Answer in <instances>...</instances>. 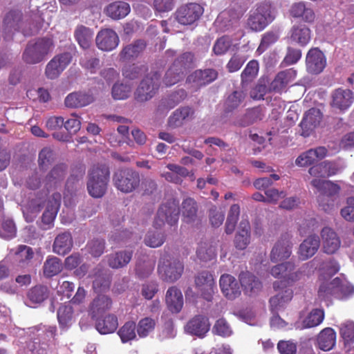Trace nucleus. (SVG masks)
<instances>
[{
  "instance_id": "38",
  "label": "nucleus",
  "mask_w": 354,
  "mask_h": 354,
  "mask_svg": "<svg viewBox=\"0 0 354 354\" xmlns=\"http://www.w3.org/2000/svg\"><path fill=\"white\" fill-rule=\"evenodd\" d=\"M336 343V333L332 328H325L318 335L317 344L324 351L331 350Z\"/></svg>"
},
{
  "instance_id": "30",
  "label": "nucleus",
  "mask_w": 354,
  "mask_h": 354,
  "mask_svg": "<svg viewBox=\"0 0 354 354\" xmlns=\"http://www.w3.org/2000/svg\"><path fill=\"white\" fill-rule=\"evenodd\" d=\"M324 250L327 254L335 253L340 247V240L337 234L330 227L322 230Z\"/></svg>"
},
{
  "instance_id": "28",
  "label": "nucleus",
  "mask_w": 354,
  "mask_h": 354,
  "mask_svg": "<svg viewBox=\"0 0 354 354\" xmlns=\"http://www.w3.org/2000/svg\"><path fill=\"white\" fill-rule=\"evenodd\" d=\"M319 245L320 241L318 236H309L299 245V258L304 261L312 257L318 250Z\"/></svg>"
},
{
  "instance_id": "56",
  "label": "nucleus",
  "mask_w": 354,
  "mask_h": 354,
  "mask_svg": "<svg viewBox=\"0 0 354 354\" xmlns=\"http://www.w3.org/2000/svg\"><path fill=\"white\" fill-rule=\"evenodd\" d=\"M197 257L202 261H207L216 256V248L209 243H201L196 250Z\"/></svg>"
},
{
  "instance_id": "43",
  "label": "nucleus",
  "mask_w": 354,
  "mask_h": 354,
  "mask_svg": "<svg viewBox=\"0 0 354 354\" xmlns=\"http://www.w3.org/2000/svg\"><path fill=\"white\" fill-rule=\"evenodd\" d=\"M194 115V110L189 106L180 107L173 112L169 118L168 123L171 127L181 126L185 121L191 119Z\"/></svg>"
},
{
  "instance_id": "59",
  "label": "nucleus",
  "mask_w": 354,
  "mask_h": 354,
  "mask_svg": "<svg viewBox=\"0 0 354 354\" xmlns=\"http://www.w3.org/2000/svg\"><path fill=\"white\" fill-rule=\"evenodd\" d=\"M155 262L148 257H143V264L140 261L137 263L136 271L140 277L146 278L151 274L154 269Z\"/></svg>"
},
{
  "instance_id": "9",
  "label": "nucleus",
  "mask_w": 354,
  "mask_h": 354,
  "mask_svg": "<svg viewBox=\"0 0 354 354\" xmlns=\"http://www.w3.org/2000/svg\"><path fill=\"white\" fill-rule=\"evenodd\" d=\"M179 210L174 203H165L162 205L158 212L154 221L156 228L161 227L165 223L170 225H175L178 220Z\"/></svg>"
},
{
  "instance_id": "50",
  "label": "nucleus",
  "mask_w": 354,
  "mask_h": 354,
  "mask_svg": "<svg viewBox=\"0 0 354 354\" xmlns=\"http://www.w3.org/2000/svg\"><path fill=\"white\" fill-rule=\"evenodd\" d=\"M57 319L62 328H66L72 324L73 309L70 304H62L57 310Z\"/></svg>"
},
{
  "instance_id": "63",
  "label": "nucleus",
  "mask_w": 354,
  "mask_h": 354,
  "mask_svg": "<svg viewBox=\"0 0 354 354\" xmlns=\"http://www.w3.org/2000/svg\"><path fill=\"white\" fill-rule=\"evenodd\" d=\"M279 38V36L277 32L273 31L267 32L262 36L257 53L259 55L262 54L270 45L274 44Z\"/></svg>"
},
{
  "instance_id": "44",
  "label": "nucleus",
  "mask_w": 354,
  "mask_h": 354,
  "mask_svg": "<svg viewBox=\"0 0 354 354\" xmlns=\"http://www.w3.org/2000/svg\"><path fill=\"white\" fill-rule=\"evenodd\" d=\"M74 37L81 48L88 49L92 44L93 31L88 27L79 25L75 30Z\"/></svg>"
},
{
  "instance_id": "25",
  "label": "nucleus",
  "mask_w": 354,
  "mask_h": 354,
  "mask_svg": "<svg viewBox=\"0 0 354 354\" xmlns=\"http://www.w3.org/2000/svg\"><path fill=\"white\" fill-rule=\"evenodd\" d=\"M344 286L342 280L338 277H336L330 283H323L319 288V298L328 300L332 296L338 297L339 293L344 291Z\"/></svg>"
},
{
  "instance_id": "35",
  "label": "nucleus",
  "mask_w": 354,
  "mask_h": 354,
  "mask_svg": "<svg viewBox=\"0 0 354 354\" xmlns=\"http://www.w3.org/2000/svg\"><path fill=\"white\" fill-rule=\"evenodd\" d=\"M295 72L292 69L279 73L271 82L269 90L276 93H281L286 89L287 85L292 81Z\"/></svg>"
},
{
  "instance_id": "51",
  "label": "nucleus",
  "mask_w": 354,
  "mask_h": 354,
  "mask_svg": "<svg viewBox=\"0 0 354 354\" xmlns=\"http://www.w3.org/2000/svg\"><path fill=\"white\" fill-rule=\"evenodd\" d=\"M117 317L113 315H108L104 319L98 320L96 324V329L101 334L113 333L118 328Z\"/></svg>"
},
{
  "instance_id": "54",
  "label": "nucleus",
  "mask_w": 354,
  "mask_h": 354,
  "mask_svg": "<svg viewBox=\"0 0 354 354\" xmlns=\"http://www.w3.org/2000/svg\"><path fill=\"white\" fill-rule=\"evenodd\" d=\"M84 173V169L81 167L72 171L66 183V188L68 192L73 193L77 189L79 183L83 179Z\"/></svg>"
},
{
  "instance_id": "11",
  "label": "nucleus",
  "mask_w": 354,
  "mask_h": 354,
  "mask_svg": "<svg viewBox=\"0 0 354 354\" xmlns=\"http://www.w3.org/2000/svg\"><path fill=\"white\" fill-rule=\"evenodd\" d=\"M72 56L69 53H64L55 56L46 65L45 75L50 80L56 79L71 63Z\"/></svg>"
},
{
  "instance_id": "52",
  "label": "nucleus",
  "mask_w": 354,
  "mask_h": 354,
  "mask_svg": "<svg viewBox=\"0 0 354 354\" xmlns=\"http://www.w3.org/2000/svg\"><path fill=\"white\" fill-rule=\"evenodd\" d=\"M49 296L48 288L42 285L32 287L27 293V297L30 302L33 304H41Z\"/></svg>"
},
{
  "instance_id": "46",
  "label": "nucleus",
  "mask_w": 354,
  "mask_h": 354,
  "mask_svg": "<svg viewBox=\"0 0 354 354\" xmlns=\"http://www.w3.org/2000/svg\"><path fill=\"white\" fill-rule=\"evenodd\" d=\"M247 93L241 89L234 91L227 97L225 102V111L232 112L243 104Z\"/></svg>"
},
{
  "instance_id": "2",
  "label": "nucleus",
  "mask_w": 354,
  "mask_h": 354,
  "mask_svg": "<svg viewBox=\"0 0 354 354\" xmlns=\"http://www.w3.org/2000/svg\"><path fill=\"white\" fill-rule=\"evenodd\" d=\"M274 17L272 5L269 2H263L250 10L247 25L252 31L259 32L266 28Z\"/></svg>"
},
{
  "instance_id": "37",
  "label": "nucleus",
  "mask_w": 354,
  "mask_h": 354,
  "mask_svg": "<svg viewBox=\"0 0 354 354\" xmlns=\"http://www.w3.org/2000/svg\"><path fill=\"white\" fill-rule=\"evenodd\" d=\"M250 242V225L248 221H242L235 236L234 245L237 249L244 250Z\"/></svg>"
},
{
  "instance_id": "3",
  "label": "nucleus",
  "mask_w": 354,
  "mask_h": 354,
  "mask_svg": "<svg viewBox=\"0 0 354 354\" xmlns=\"http://www.w3.org/2000/svg\"><path fill=\"white\" fill-rule=\"evenodd\" d=\"M53 48L52 39L49 38H41L37 39L35 43H29L23 54V59L25 62L35 64L43 61Z\"/></svg>"
},
{
  "instance_id": "57",
  "label": "nucleus",
  "mask_w": 354,
  "mask_h": 354,
  "mask_svg": "<svg viewBox=\"0 0 354 354\" xmlns=\"http://www.w3.org/2000/svg\"><path fill=\"white\" fill-rule=\"evenodd\" d=\"M184 75L182 71L172 65L166 72L163 82L167 86H171L182 80Z\"/></svg>"
},
{
  "instance_id": "22",
  "label": "nucleus",
  "mask_w": 354,
  "mask_h": 354,
  "mask_svg": "<svg viewBox=\"0 0 354 354\" xmlns=\"http://www.w3.org/2000/svg\"><path fill=\"white\" fill-rule=\"evenodd\" d=\"M321 120L322 115L319 109H309L300 123L301 128V135L304 137L309 136L314 129L319 124Z\"/></svg>"
},
{
  "instance_id": "39",
  "label": "nucleus",
  "mask_w": 354,
  "mask_h": 354,
  "mask_svg": "<svg viewBox=\"0 0 354 354\" xmlns=\"http://www.w3.org/2000/svg\"><path fill=\"white\" fill-rule=\"evenodd\" d=\"M310 185L321 194L328 196L337 194L340 190V187L337 184L330 180L319 178L313 179L310 182Z\"/></svg>"
},
{
  "instance_id": "62",
  "label": "nucleus",
  "mask_w": 354,
  "mask_h": 354,
  "mask_svg": "<svg viewBox=\"0 0 354 354\" xmlns=\"http://www.w3.org/2000/svg\"><path fill=\"white\" fill-rule=\"evenodd\" d=\"M259 68V63L257 60L253 59L249 62L241 73L242 82H248L254 79L257 75Z\"/></svg>"
},
{
  "instance_id": "53",
  "label": "nucleus",
  "mask_w": 354,
  "mask_h": 354,
  "mask_svg": "<svg viewBox=\"0 0 354 354\" xmlns=\"http://www.w3.org/2000/svg\"><path fill=\"white\" fill-rule=\"evenodd\" d=\"M198 206L196 201L192 198L185 199L182 203V214L186 222L194 221L197 215Z\"/></svg>"
},
{
  "instance_id": "16",
  "label": "nucleus",
  "mask_w": 354,
  "mask_h": 354,
  "mask_svg": "<svg viewBox=\"0 0 354 354\" xmlns=\"http://www.w3.org/2000/svg\"><path fill=\"white\" fill-rule=\"evenodd\" d=\"M61 198V194L58 192L53 193L49 198L41 218L44 230H48L52 226L60 206Z\"/></svg>"
},
{
  "instance_id": "1",
  "label": "nucleus",
  "mask_w": 354,
  "mask_h": 354,
  "mask_svg": "<svg viewBox=\"0 0 354 354\" xmlns=\"http://www.w3.org/2000/svg\"><path fill=\"white\" fill-rule=\"evenodd\" d=\"M110 171L105 165H94L88 171L87 190L91 196L98 198L106 192Z\"/></svg>"
},
{
  "instance_id": "20",
  "label": "nucleus",
  "mask_w": 354,
  "mask_h": 354,
  "mask_svg": "<svg viewBox=\"0 0 354 354\" xmlns=\"http://www.w3.org/2000/svg\"><path fill=\"white\" fill-rule=\"evenodd\" d=\"M327 154V149L324 147L310 149L301 153L295 160V165L304 167H308L323 159Z\"/></svg>"
},
{
  "instance_id": "61",
  "label": "nucleus",
  "mask_w": 354,
  "mask_h": 354,
  "mask_svg": "<svg viewBox=\"0 0 354 354\" xmlns=\"http://www.w3.org/2000/svg\"><path fill=\"white\" fill-rule=\"evenodd\" d=\"M118 335L123 343L127 342L136 338V324L133 322H128L119 330Z\"/></svg>"
},
{
  "instance_id": "47",
  "label": "nucleus",
  "mask_w": 354,
  "mask_h": 354,
  "mask_svg": "<svg viewBox=\"0 0 354 354\" xmlns=\"http://www.w3.org/2000/svg\"><path fill=\"white\" fill-rule=\"evenodd\" d=\"M147 70V66L142 64H126L122 68V75L127 80H134L141 77Z\"/></svg>"
},
{
  "instance_id": "36",
  "label": "nucleus",
  "mask_w": 354,
  "mask_h": 354,
  "mask_svg": "<svg viewBox=\"0 0 354 354\" xmlns=\"http://www.w3.org/2000/svg\"><path fill=\"white\" fill-rule=\"evenodd\" d=\"M145 47L146 43L143 40H136L122 48L119 54L120 58L122 60L137 58L143 52Z\"/></svg>"
},
{
  "instance_id": "12",
  "label": "nucleus",
  "mask_w": 354,
  "mask_h": 354,
  "mask_svg": "<svg viewBox=\"0 0 354 354\" xmlns=\"http://www.w3.org/2000/svg\"><path fill=\"white\" fill-rule=\"evenodd\" d=\"M291 238V235L288 233L281 235L271 250L270 259L272 262L280 261L290 257L292 246Z\"/></svg>"
},
{
  "instance_id": "24",
  "label": "nucleus",
  "mask_w": 354,
  "mask_h": 354,
  "mask_svg": "<svg viewBox=\"0 0 354 354\" xmlns=\"http://www.w3.org/2000/svg\"><path fill=\"white\" fill-rule=\"evenodd\" d=\"M95 279L93 281V288L96 292L108 290L111 286V276L108 270L97 266L93 270Z\"/></svg>"
},
{
  "instance_id": "48",
  "label": "nucleus",
  "mask_w": 354,
  "mask_h": 354,
  "mask_svg": "<svg viewBox=\"0 0 354 354\" xmlns=\"http://www.w3.org/2000/svg\"><path fill=\"white\" fill-rule=\"evenodd\" d=\"M290 39L300 46H305L310 39V30L303 25L293 26L291 29Z\"/></svg>"
},
{
  "instance_id": "26",
  "label": "nucleus",
  "mask_w": 354,
  "mask_h": 354,
  "mask_svg": "<svg viewBox=\"0 0 354 354\" xmlns=\"http://www.w3.org/2000/svg\"><path fill=\"white\" fill-rule=\"evenodd\" d=\"M279 292L270 299V308L272 313H278L292 298V290L287 287L278 289Z\"/></svg>"
},
{
  "instance_id": "5",
  "label": "nucleus",
  "mask_w": 354,
  "mask_h": 354,
  "mask_svg": "<svg viewBox=\"0 0 354 354\" xmlns=\"http://www.w3.org/2000/svg\"><path fill=\"white\" fill-rule=\"evenodd\" d=\"M113 181L118 190L129 194L139 187L140 178L138 171L130 168H125L119 169L114 173Z\"/></svg>"
},
{
  "instance_id": "21",
  "label": "nucleus",
  "mask_w": 354,
  "mask_h": 354,
  "mask_svg": "<svg viewBox=\"0 0 354 354\" xmlns=\"http://www.w3.org/2000/svg\"><path fill=\"white\" fill-rule=\"evenodd\" d=\"M186 97L187 92L183 88L178 89L159 101L157 111L160 113H167L181 102Z\"/></svg>"
},
{
  "instance_id": "17",
  "label": "nucleus",
  "mask_w": 354,
  "mask_h": 354,
  "mask_svg": "<svg viewBox=\"0 0 354 354\" xmlns=\"http://www.w3.org/2000/svg\"><path fill=\"white\" fill-rule=\"evenodd\" d=\"M111 299L105 295H97L89 304L88 313L93 319H97L106 311L111 309Z\"/></svg>"
},
{
  "instance_id": "42",
  "label": "nucleus",
  "mask_w": 354,
  "mask_h": 354,
  "mask_svg": "<svg viewBox=\"0 0 354 354\" xmlns=\"http://www.w3.org/2000/svg\"><path fill=\"white\" fill-rule=\"evenodd\" d=\"M290 14L293 17L302 18L308 23H312L315 19V14L313 10L306 7L304 2H297L292 4L290 8Z\"/></svg>"
},
{
  "instance_id": "14",
  "label": "nucleus",
  "mask_w": 354,
  "mask_h": 354,
  "mask_svg": "<svg viewBox=\"0 0 354 354\" xmlns=\"http://www.w3.org/2000/svg\"><path fill=\"white\" fill-rule=\"evenodd\" d=\"M95 42L99 49L103 51H111L118 46L120 39L113 30L105 28L97 33Z\"/></svg>"
},
{
  "instance_id": "10",
  "label": "nucleus",
  "mask_w": 354,
  "mask_h": 354,
  "mask_svg": "<svg viewBox=\"0 0 354 354\" xmlns=\"http://www.w3.org/2000/svg\"><path fill=\"white\" fill-rule=\"evenodd\" d=\"M209 318L203 315H197L190 319L185 326L186 333L196 336L198 338H204L210 329Z\"/></svg>"
},
{
  "instance_id": "33",
  "label": "nucleus",
  "mask_w": 354,
  "mask_h": 354,
  "mask_svg": "<svg viewBox=\"0 0 354 354\" xmlns=\"http://www.w3.org/2000/svg\"><path fill=\"white\" fill-rule=\"evenodd\" d=\"M131 10L128 3L118 1L109 3L104 9L106 15L113 20L124 18Z\"/></svg>"
},
{
  "instance_id": "4",
  "label": "nucleus",
  "mask_w": 354,
  "mask_h": 354,
  "mask_svg": "<svg viewBox=\"0 0 354 354\" xmlns=\"http://www.w3.org/2000/svg\"><path fill=\"white\" fill-rule=\"evenodd\" d=\"M160 85V75L158 72L150 73L140 82L134 91V99L145 102L153 97Z\"/></svg>"
},
{
  "instance_id": "29",
  "label": "nucleus",
  "mask_w": 354,
  "mask_h": 354,
  "mask_svg": "<svg viewBox=\"0 0 354 354\" xmlns=\"http://www.w3.org/2000/svg\"><path fill=\"white\" fill-rule=\"evenodd\" d=\"M68 171V166L65 163L55 165L45 179V186L47 189L53 188L59 184L65 178Z\"/></svg>"
},
{
  "instance_id": "23",
  "label": "nucleus",
  "mask_w": 354,
  "mask_h": 354,
  "mask_svg": "<svg viewBox=\"0 0 354 354\" xmlns=\"http://www.w3.org/2000/svg\"><path fill=\"white\" fill-rule=\"evenodd\" d=\"M22 14L18 10H12L8 12L3 20L5 39H10L16 31L21 28Z\"/></svg>"
},
{
  "instance_id": "34",
  "label": "nucleus",
  "mask_w": 354,
  "mask_h": 354,
  "mask_svg": "<svg viewBox=\"0 0 354 354\" xmlns=\"http://www.w3.org/2000/svg\"><path fill=\"white\" fill-rule=\"evenodd\" d=\"M93 101V97L83 92H73L65 98V105L68 108H80L90 104Z\"/></svg>"
},
{
  "instance_id": "60",
  "label": "nucleus",
  "mask_w": 354,
  "mask_h": 354,
  "mask_svg": "<svg viewBox=\"0 0 354 354\" xmlns=\"http://www.w3.org/2000/svg\"><path fill=\"white\" fill-rule=\"evenodd\" d=\"M80 64L91 73H95L100 68V59L90 53L84 54V57L81 58Z\"/></svg>"
},
{
  "instance_id": "6",
  "label": "nucleus",
  "mask_w": 354,
  "mask_h": 354,
  "mask_svg": "<svg viewBox=\"0 0 354 354\" xmlns=\"http://www.w3.org/2000/svg\"><path fill=\"white\" fill-rule=\"evenodd\" d=\"M354 102V93L348 89L338 88L334 89L330 95V107L339 113H344Z\"/></svg>"
},
{
  "instance_id": "64",
  "label": "nucleus",
  "mask_w": 354,
  "mask_h": 354,
  "mask_svg": "<svg viewBox=\"0 0 354 354\" xmlns=\"http://www.w3.org/2000/svg\"><path fill=\"white\" fill-rule=\"evenodd\" d=\"M194 56L190 52L184 53L179 56L173 63V66L182 71L185 74L186 70L191 67L194 62Z\"/></svg>"
},
{
  "instance_id": "13",
  "label": "nucleus",
  "mask_w": 354,
  "mask_h": 354,
  "mask_svg": "<svg viewBox=\"0 0 354 354\" xmlns=\"http://www.w3.org/2000/svg\"><path fill=\"white\" fill-rule=\"evenodd\" d=\"M195 284L203 298L207 301H211L215 288L213 275L209 272L203 271L196 276Z\"/></svg>"
},
{
  "instance_id": "41",
  "label": "nucleus",
  "mask_w": 354,
  "mask_h": 354,
  "mask_svg": "<svg viewBox=\"0 0 354 354\" xmlns=\"http://www.w3.org/2000/svg\"><path fill=\"white\" fill-rule=\"evenodd\" d=\"M324 318V313L323 310L319 308L314 309L301 322L296 323L295 328L302 330L315 327L323 322Z\"/></svg>"
},
{
  "instance_id": "58",
  "label": "nucleus",
  "mask_w": 354,
  "mask_h": 354,
  "mask_svg": "<svg viewBox=\"0 0 354 354\" xmlns=\"http://www.w3.org/2000/svg\"><path fill=\"white\" fill-rule=\"evenodd\" d=\"M156 322L151 317H145L138 324L137 333L140 337H146L155 328Z\"/></svg>"
},
{
  "instance_id": "8",
  "label": "nucleus",
  "mask_w": 354,
  "mask_h": 354,
  "mask_svg": "<svg viewBox=\"0 0 354 354\" xmlns=\"http://www.w3.org/2000/svg\"><path fill=\"white\" fill-rule=\"evenodd\" d=\"M158 270L162 280L172 283L181 277L184 271V265L182 261L176 259L160 261Z\"/></svg>"
},
{
  "instance_id": "55",
  "label": "nucleus",
  "mask_w": 354,
  "mask_h": 354,
  "mask_svg": "<svg viewBox=\"0 0 354 354\" xmlns=\"http://www.w3.org/2000/svg\"><path fill=\"white\" fill-rule=\"evenodd\" d=\"M132 91L131 84L124 83H115L113 84L111 90L112 97L116 100H122L127 99Z\"/></svg>"
},
{
  "instance_id": "31",
  "label": "nucleus",
  "mask_w": 354,
  "mask_h": 354,
  "mask_svg": "<svg viewBox=\"0 0 354 354\" xmlns=\"http://www.w3.org/2000/svg\"><path fill=\"white\" fill-rule=\"evenodd\" d=\"M73 238L69 232L59 233L55 239L53 251L59 255H65L73 248Z\"/></svg>"
},
{
  "instance_id": "49",
  "label": "nucleus",
  "mask_w": 354,
  "mask_h": 354,
  "mask_svg": "<svg viewBox=\"0 0 354 354\" xmlns=\"http://www.w3.org/2000/svg\"><path fill=\"white\" fill-rule=\"evenodd\" d=\"M62 270V261L56 257H48L43 266L44 275L47 278L58 274Z\"/></svg>"
},
{
  "instance_id": "32",
  "label": "nucleus",
  "mask_w": 354,
  "mask_h": 354,
  "mask_svg": "<svg viewBox=\"0 0 354 354\" xmlns=\"http://www.w3.org/2000/svg\"><path fill=\"white\" fill-rule=\"evenodd\" d=\"M165 301L170 311L179 313L183 306V297L181 291L175 286L169 288L165 295Z\"/></svg>"
},
{
  "instance_id": "7",
  "label": "nucleus",
  "mask_w": 354,
  "mask_h": 354,
  "mask_svg": "<svg viewBox=\"0 0 354 354\" xmlns=\"http://www.w3.org/2000/svg\"><path fill=\"white\" fill-rule=\"evenodd\" d=\"M203 12V8L198 3H186L176 10L175 12L176 19L182 25H192L201 18Z\"/></svg>"
},
{
  "instance_id": "27",
  "label": "nucleus",
  "mask_w": 354,
  "mask_h": 354,
  "mask_svg": "<svg viewBox=\"0 0 354 354\" xmlns=\"http://www.w3.org/2000/svg\"><path fill=\"white\" fill-rule=\"evenodd\" d=\"M240 283L245 294L252 295L257 293L262 288L261 282L252 273L241 272L239 276Z\"/></svg>"
},
{
  "instance_id": "40",
  "label": "nucleus",
  "mask_w": 354,
  "mask_h": 354,
  "mask_svg": "<svg viewBox=\"0 0 354 354\" xmlns=\"http://www.w3.org/2000/svg\"><path fill=\"white\" fill-rule=\"evenodd\" d=\"M265 113L260 107H254L247 110L246 113L236 122V125L245 127L263 119Z\"/></svg>"
},
{
  "instance_id": "19",
  "label": "nucleus",
  "mask_w": 354,
  "mask_h": 354,
  "mask_svg": "<svg viewBox=\"0 0 354 354\" xmlns=\"http://www.w3.org/2000/svg\"><path fill=\"white\" fill-rule=\"evenodd\" d=\"M217 77L218 73L215 69L196 70L187 77V82L198 88L210 84Z\"/></svg>"
},
{
  "instance_id": "15",
  "label": "nucleus",
  "mask_w": 354,
  "mask_h": 354,
  "mask_svg": "<svg viewBox=\"0 0 354 354\" xmlns=\"http://www.w3.org/2000/svg\"><path fill=\"white\" fill-rule=\"evenodd\" d=\"M219 285L222 293L227 299L234 300L241 294L239 282L231 274H222L220 277Z\"/></svg>"
},
{
  "instance_id": "18",
  "label": "nucleus",
  "mask_w": 354,
  "mask_h": 354,
  "mask_svg": "<svg viewBox=\"0 0 354 354\" xmlns=\"http://www.w3.org/2000/svg\"><path fill=\"white\" fill-rule=\"evenodd\" d=\"M306 62L308 73L318 74L325 68L326 59L321 50L318 48H312L307 54Z\"/></svg>"
},
{
  "instance_id": "45",
  "label": "nucleus",
  "mask_w": 354,
  "mask_h": 354,
  "mask_svg": "<svg viewBox=\"0 0 354 354\" xmlns=\"http://www.w3.org/2000/svg\"><path fill=\"white\" fill-rule=\"evenodd\" d=\"M131 250L120 251L108 257V264L113 269L126 266L132 258Z\"/></svg>"
}]
</instances>
